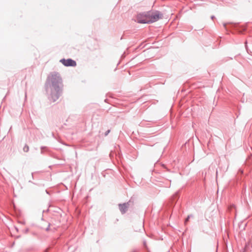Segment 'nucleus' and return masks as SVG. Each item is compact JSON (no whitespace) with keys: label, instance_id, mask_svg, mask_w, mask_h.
<instances>
[{"label":"nucleus","instance_id":"1","mask_svg":"<svg viewBox=\"0 0 252 252\" xmlns=\"http://www.w3.org/2000/svg\"><path fill=\"white\" fill-rule=\"evenodd\" d=\"M163 15L159 11H149L148 23H153L162 19Z\"/></svg>","mask_w":252,"mask_h":252},{"label":"nucleus","instance_id":"2","mask_svg":"<svg viewBox=\"0 0 252 252\" xmlns=\"http://www.w3.org/2000/svg\"><path fill=\"white\" fill-rule=\"evenodd\" d=\"M149 12L143 13H139L137 15L136 21L139 23H148Z\"/></svg>","mask_w":252,"mask_h":252},{"label":"nucleus","instance_id":"3","mask_svg":"<svg viewBox=\"0 0 252 252\" xmlns=\"http://www.w3.org/2000/svg\"><path fill=\"white\" fill-rule=\"evenodd\" d=\"M49 81L53 85H56L61 82V79L58 73L52 74L48 77Z\"/></svg>","mask_w":252,"mask_h":252},{"label":"nucleus","instance_id":"4","mask_svg":"<svg viewBox=\"0 0 252 252\" xmlns=\"http://www.w3.org/2000/svg\"><path fill=\"white\" fill-rule=\"evenodd\" d=\"M60 62L65 66H75L76 65V63L75 61L72 60V59H62Z\"/></svg>","mask_w":252,"mask_h":252},{"label":"nucleus","instance_id":"5","mask_svg":"<svg viewBox=\"0 0 252 252\" xmlns=\"http://www.w3.org/2000/svg\"><path fill=\"white\" fill-rule=\"evenodd\" d=\"M119 208H120V210L121 212L123 214H124L126 211V210L128 208V204L126 203H124L123 204H120Z\"/></svg>","mask_w":252,"mask_h":252},{"label":"nucleus","instance_id":"6","mask_svg":"<svg viewBox=\"0 0 252 252\" xmlns=\"http://www.w3.org/2000/svg\"><path fill=\"white\" fill-rule=\"evenodd\" d=\"M29 147L27 145L25 146V147L23 148V150L25 152H27L29 151Z\"/></svg>","mask_w":252,"mask_h":252},{"label":"nucleus","instance_id":"7","mask_svg":"<svg viewBox=\"0 0 252 252\" xmlns=\"http://www.w3.org/2000/svg\"><path fill=\"white\" fill-rule=\"evenodd\" d=\"M189 216H188V217L186 219V220H185V222H187L189 220Z\"/></svg>","mask_w":252,"mask_h":252},{"label":"nucleus","instance_id":"8","mask_svg":"<svg viewBox=\"0 0 252 252\" xmlns=\"http://www.w3.org/2000/svg\"><path fill=\"white\" fill-rule=\"evenodd\" d=\"M233 207H234H234H235V206H234V205H232V206H230V208H231V209L232 208H233Z\"/></svg>","mask_w":252,"mask_h":252},{"label":"nucleus","instance_id":"9","mask_svg":"<svg viewBox=\"0 0 252 252\" xmlns=\"http://www.w3.org/2000/svg\"><path fill=\"white\" fill-rule=\"evenodd\" d=\"M109 132H110V130H108L107 133L106 134V135H107L108 134V133H109Z\"/></svg>","mask_w":252,"mask_h":252}]
</instances>
